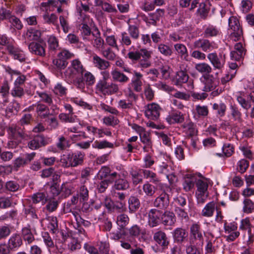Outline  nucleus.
<instances>
[{
  "label": "nucleus",
  "mask_w": 254,
  "mask_h": 254,
  "mask_svg": "<svg viewBox=\"0 0 254 254\" xmlns=\"http://www.w3.org/2000/svg\"><path fill=\"white\" fill-rule=\"evenodd\" d=\"M77 13L78 16V19L80 22H81V26L80 27L81 36L84 42H90L91 38H94L95 34L91 32L90 28L88 25H91L93 20L90 16L82 12L81 9L77 7Z\"/></svg>",
  "instance_id": "f257e3e1"
},
{
  "label": "nucleus",
  "mask_w": 254,
  "mask_h": 254,
  "mask_svg": "<svg viewBox=\"0 0 254 254\" xmlns=\"http://www.w3.org/2000/svg\"><path fill=\"white\" fill-rule=\"evenodd\" d=\"M198 176L199 178L196 177L195 182L196 187L195 196L197 203L202 204L205 202L208 197V180L200 174L198 175Z\"/></svg>",
  "instance_id": "f03ea898"
},
{
  "label": "nucleus",
  "mask_w": 254,
  "mask_h": 254,
  "mask_svg": "<svg viewBox=\"0 0 254 254\" xmlns=\"http://www.w3.org/2000/svg\"><path fill=\"white\" fill-rule=\"evenodd\" d=\"M96 89L98 92L105 96L117 94L120 91L119 85L117 83L104 80L98 81Z\"/></svg>",
  "instance_id": "7ed1b4c3"
},
{
  "label": "nucleus",
  "mask_w": 254,
  "mask_h": 254,
  "mask_svg": "<svg viewBox=\"0 0 254 254\" xmlns=\"http://www.w3.org/2000/svg\"><path fill=\"white\" fill-rule=\"evenodd\" d=\"M228 27L231 39L235 41H238L243 35L239 18L234 15L230 16L228 19Z\"/></svg>",
  "instance_id": "20e7f679"
},
{
  "label": "nucleus",
  "mask_w": 254,
  "mask_h": 254,
  "mask_svg": "<svg viewBox=\"0 0 254 254\" xmlns=\"http://www.w3.org/2000/svg\"><path fill=\"white\" fill-rule=\"evenodd\" d=\"M85 70L80 61L75 59L72 61L71 66L65 71V75L71 82H73L74 79L78 77Z\"/></svg>",
  "instance_id": "39448f33"
},
{
  "label": "nucleus",
  "mask_w": 254,
  "mask_h": 254,
  "mask_svg": "<svg viewBox=\"0 0 254 254\" xmlns=\"http://www.w3.org/2000/svg\"><path fill=\"white\" fill-rule=\"evenodd\" d=\"M207 58L214 69L222 70L226 63V55L220 53L218 55L216 52L209 53Z\"/></svg>",
  "instance_id": "423d86ee"
},
{
  "label": "nucleus",
  "mask_w": 254,
  "mask_h": 254,
  "mask_svg": "<svg viewBox=\"0 0 254 254\" xmlns=\"http://www.w3.org/2000/svg\"><path fill=\"white\" fill-rule=\"evenodd\" d=\"M95 81L94 76L89 71L84 70L78 77L74 79L73 83L80 89L85 87V84L91 85L94 84Z\"/></svg>",
  "instance_id": "0eeeda50"
},
{
  "label": "nucleus",
  "mask_w": 254,
  "mask_h": 254,
  "mask_svg": "<svg viewBox=\"0 0 254 254\" xmlns=\"http://www.w3.org/2000/svg\"><path fill=\"white\" fill-rule=\"evenodd\" d=\"M163 212L156 209H151L147 212V224L150 228H154L161 223Z\"/></svg>",
  "instance_id": "6e6552de"
},
{
  "label": "nucleus",
  "mask_w": 254,
  "mask_h": 254,
  "mask_svg": "<svg viewBox=\"0 0 254 254\" xmlns=\"http://www.w3.org/2000/svg\"><path fill=\"white\" fill-rule=\"evenodd\" d=\"M8 133L13 139L18 141H20L22 139H27L29 137L24 127L17 125H11L8 128Z\"/></svg>",
  "instance_id": "1a4fd4ad"
},
{
  "label": "nucleus",
  "mask_w": 254,
  "mask_h": 254,
  "mask_svg": "<svg viewBox=\"0 0 254 254\" xmlns=\"http://www.w3.org/2000/svg\"><path fill=\"white\" fill-rule=\"evenodd\" d=\"M28 50L33 55L42 57L46 56V44L43 41L30 42L28 45Z\"/></svg>",
  "instance_id": "9d476101"
},
{
  "label": "nucleus",
  "mask_w": 254,
  "mask_h": 254,
  "mask_svg": "<svg viewBox=\"0 0 254 254\" xmlns=\"http://www.w3.org/2000/svg\"><path fill=\"white\" fill-rule=\"evenodd\" d=\"M161 110V108L158 104H148L145 107V116L150 120H156L160 116Z\"/></svg>",
  "instance_id": "9b49d317"
},
{
  "label": "nucleus",
  "mask_w": 254,
  "mask_h": 254,
  "mask_svg": "<svg viewBox=\"0 0 254 254\" xmlns=\"http://www.w3.org/2000/svg\"><path fill=\"white\" fill-rule=\"evenodd\" d=\"M200 80L204 85L202 90L205 92L214 90L218 84V81L212 74H203Z\"/></svg>",
  "instance_id": "f8f14e48"
},
{
  "label": "nucleus",
  "mask_w": 254,
  "mask_h": 254,
  "mask_svg": "<svg viewBox=\"0 0 254 254\" xmlns=\"http://www.w3.org/2000/svg\"><path fill=\"white\" fill-rule=\"evenodd\" d=\"M152 54L151 51L148 50L145 48H142L139 51L129 52L127 57L132 61L136 62L140 60L141 57H142V59L150 60Z\"/></svg>",
  "instance_id": "ddd939ff"
},
{
  "label": "nucleus",
  "mask_w": 254,
  "mask_h": 254,
  "mask_svg": "<svg viewBox=\"0 0 254 254\" xmlns=\"http://www.w3.org/2000/svg\"><path fill=\"white\" fill-rule=\"evenodd\" d=\"M224 229L225 233L229 234L226 237V240L228 242H233L240 235V233L237 231V225L235 222L227 223H224Z\"/></svg>",
  "instance_id": "4468645a"
},
{
  "label": "nucleus",
  "mask_w": 254,
  "mask_h": 254,
  "mask_svg": "<svg viewBox=\"0 0 254 254\" xmlns=\"http://www.w3.org/2000/svg\"><path fill=\"white\" fill-rule=\"evenodd\" d=\"M127 23L128 34L132 39L137 40L139 37V20L136 18H131Z\"/></svg>",
  "instance_id": "2eb2a0df"
},
{
  "label": "nucleus",
  "mask_w": 254,
  "mask_h": 254,
  "mask_svg": "<svg viewBox=\"0 0 254 254\" xmlns=\"http://www.w3.org/2000/svg\"><path fill=\"white\" fill-rule=\"evenodd\" d=\"M153 240L162 249H167L169 241L166 234L162 230H157L153 233Z\"/></svg>",
  "instance_id": "dca6fc26"
},
{
  "label": "nucleus",
  "mask_w": 254,
  "mask_h": 254,
  "mask_svg": "<svg viewBox=\"0 0 254 254\" xmlns=\"http://www.w3.org/2000/svg\"><path fill=\"white\" fill-rule=\"evenodd\" d=\"M6 49L9 54L11 55L14 60H17L20 62L25 61V55L24 52L15 45L13 42L11 44H9Z\"/></svg>",
  "instance_id": "f3484780"
},
{
  "label": "nucleus",
  "mask_w": 254,
  "mask_h": 254,
  "mask_svg": "<svg viewBox=\"0 0 254 254\" xmlns=\"http://www.w3.org/2000/svg\"><path fill=\"white\" fill-rule=\"evenodd\" d=\"M5 70L6 73L11 76V81L12 80V76L13 75L17 76L14 82V84L15 85L21 86L24 84L26 80V76L25 75L22 74L21 72L18 70L12 69L9 66H6L5 67Z\"/></svg>",
  "instance_id": "a211bd4d"
},
{
  "label": "nucleus",
  "mask_w": 254,
  "mask_h": 254,
  "mask_svg": "<svg viewBox=\"0 0 254 254\" xmlns=\"http://www.w3.org/2000/svg\"><path fill=\"white\" fill-rule=\"evenodd\" d=\"M186 66L187 65L185 64H183L180 66V70L177 72L174 78L176 85H181L188 81L189 76L186 71Z\"/></svg>",
  "instance_id": "6ab92c4d"
},
{
  "label": "nucleus",
  "mask_w": 254,
  "mask_h": 254,
  "mask_svg": "<svg viewBox=\"0 0 254 254\" xmlns=\"http://www.w3.org/2000/svg\"><path fill=\"white\" fill-rule=\"evenodd\" d=\"M192 46L194 49H201L205 52L211 51L214 49L211 42L207 39L202 38L194 41Z\"/></svg>",
  "instance_id": "aec40b11"
},
{
  "label": "nucleus",
  "mask_w": 254,
  "mask_h": 254,
  "mask_svg": "<svg viewBox=\"0 0 254 254\" xmlns=\"http://www.w3.org/2000/svg\"><path fill=\"white\" fill-rule=\"evenodd\" d=\"M153 206L159 209L167 208L169 204V195L165 192H162L153 201Z\"/></svg>",
  "instance_id": "412c9836"
},
{
  "label": "nucleus",
  "mask_w": 254,
  "mask_h": 254,
  "mask_svg": "<svg viewBox=\"0 0 254 254\" xmlns=\"http://www.w3.org/2000/svg\"><path fill=\"white\" fill-rule=\"evenodd\" d=\"M133 76L131 79L130 85L134 91L140 92L142 90L143 75L139 72L135 70L133 71Z\"/></svg>",
  "instance_id": "4be33fe9"
},
{
  "label": "nucleus",
  "mask_w": 254,
  "mask_h": 254,
  "mask_svg": "<svg viewBox=\"0 0 254 254\" xmlns=\"http://www.w3.org/2000/svg\"><path fill=\"white\" fill-rule=\"evenodd\" d=\"M48 143V141L42 135H37L28 143V147L32 150H36Z\"/></svg>",
  "instance_id": "5701e85b"
},
{
  "label": "nucleus",
  "mask_w": 254,
  "mask_h": 254,
  "mask_svg": "<svg viewBox=\"0 0 254 254\" xmlns=\"http://www.w3.org/2000/svg\"><path fill=\"white\" fill-rule=\"evenodd\" d=\"M196 174H187L185 176L183 183L184 190L186 191H190L194 187L196 182Z\"/></svg>",
  "instance_id": "b1692460"
},
{
  "label": "nucleus",
  "mask_w": 254,
  "mask_h": 254,
  "mask_svg": "<svg viewBox=\"0 0 254 254\" xmlns=\"http://www.w3.org/2000/svg\"><path fill=\"white\" fill-rule=\"evenodd\" d=\"M184 120L183 114L178 111H173L170 112L166 118V121L169 125L181 123Z\"/></svg>",
  "instance_id": "393cba45"
},
{
  "label": "nucleus",
  "mask_w": 254,
  "mask_h": 254,
  "mask_svg": "<svg viewBox=\"0 0 254 254\" xmlns=\"http://www.w3.org/2000/svg\"><path fill=\"white\" fill-rule=\"evenodd\" d=\"M32 107L35 108L38 116L42 119H45L50 115L49 108L43 103L38 102L33 105Z\"/></svg>",
  "instance_id": "a878e982"
},
{
  "label": "nucleus",
  "mask_w": 254,
  "mask_h": 254,
  "mask_svg": "<svg viewBox=\"0 0 254 254\" xmlns=\"http://www.w3.org/2000/svg\"><path fill=\"white\" fill-rule=\"evenodd\" d=\"M111 75L114 81L119 82L122 84L127 83L129 80L128 76L117 68L113 69L111 72Z\"/></svg>",
  "instance_id": "bb28decb"
},
{
  "label": "nucleus",
  "mask_w": 254,
  "mask_h": 254,
  "mask_svg": "<svg viewBox=\"0 0 254 254\" xmlns=\"http://www.w3.org/2000/svg\"><path fill=\"white\" fill-rule=\"evenodd\" d=\"M217 207L214 201L207 203L202 209L201 215L205 217H211L213 216L214 212Z\"/></svg>",
  "instance_id": "cd10ccee"
},
{
  "label": "nucleus",
  "mask_w": 254,
  "mask_h": 254,
  "mask_svg": "<svg viewBox=\"0 0 254 254\" xmlns=\"http://www.w3.org/2000/svg\"><path fill=\"white\" fill-rule=\"evenodd\" d=\"M72 167H75L82 164L85 153L82 151H78L70 153Z\"/></svg>",
  "instance_id": "c85d7f7f"
},
{
  "label": "nucleus",
  "mask_w": 254,
  "mask_h": 254,
  "mask_svg": "<svg viewBox=\"0 0 254 254\" xmlns=\"http://www.w3.org/2000/svg\"><path fill=\"white\" fill-rule=\"evenodd\" d=\"M142 173L144 178L149 180L150 182L159 187H162L163 185L156 173L149 170H142Z\"/></svg>",
  "instance_id": "c756f323"
},
{
  "label": "nucleus",
  "mask_w": 254,
  "mask_h": 254,
  "mask_svg": "<svg viewBox=\"0 0 254 254\" xmlns=\"http://www.w3.org/2000/svg\"><path fill=\"white\" fill-rule=\"evenodd\" d=\"M176 221V217L174 213L170 211H165L163 213L161 223L165 226H172Z\"/></svg>",
  "instance_id": "7c9ffc66"
},
{
  "label": "nucleus",
  "mask_w": 254,
  "mask_h": 254,
  "mask_svg": "<svg viewBox=\"0 0 254 254\" xmlns=\"http://www.w3.org/2000/svg\"><path fill=\"white\" fill-rule=\"evenodd\" d=\"M93 63L94 66L100 70L107 69L110 65V63L99 56L95 55L93 57Z\"/></svg>",
  "instance_id": "2f4dec72"
},
{
  "label": "nucleus",
  "mask_w": 254,
  "mask_h": 254,
  "mask_svg": "<svg viewBox=\"0 0 254 254\" xmlns=\"http://www.w3.org/2000/svg\"><path fill=\"white\" fill-rule=\"evenodd\" d=\"M139 137L141 142L144 144L143 150L144 152H148L152 146V141L150 133L145 130L139 135Z\"/></svg>",
  "instance_id": "473e14b6"
},
{
  "label": "nucleus",
  "mask_w": 254,
  "mask_h": 254,
  "mask_svg": "<svg viewBox=\"0 0 254 254\" xmlns=\"http://www.w3.org/2000/svg\"><path fill=\"white\" fill-rule=\"evenodd\" d=\"M113 188L116 190H125L129 188V183L126 178H119L115 180Z\"/></svg>",
  "instance_id": "72a5a7b5"
},
{
  "label": "nucleus",
  "mask_w": 254,
  "mask_h": 254,
  "mask_svg": "<svg viewBox=\"0 0 254 254\" xmlns=\"http://www.w3.org/2000/svg\"><path fill=\"white\" fill-rule=\"evenodd\" d=\"M174 47L176 54L179 56L181 59L187 61L189 54L186 46L183 44L177 43L175 44Z\"/></svg>",
  "instance_id": "f704fd0d"
},
{
  "label": "nucleus",
  "mask_w": 254,
  "mask_h": 254,
  "mask_svg": "<svg viewBox=\"0 0 254 254\" xmlns=\"http://www.w3.org/2000/svg\"><path fill=\"white\" fill-rule=\"evenodd\" d=\"M25 36L29 41H38L41 39V31L35 28H30L27 30Z\"/></svg>",
  "instance_id": "c9c22d12"
},
{
  "label": "nucleus",
  "mask_w": 254,
  "mask_h": 254,
  "mask_svg": "<svg viewBox=\"0 0 254 254\" xmlns=\"http://www.w3.org/2000/svg\"><path fill=\"white\" fill-rule=\"evenodd\" d=\"M90 42L92 46L99 51H100L104 48V41L101 37L100 33L99 31L96 34L94 35V38H91Z\"/></svg>",
  "instance_id": "e433bc0d"
},
{
  "label": "nucleus",
  "mask_w": 254,
  "mask_h": 254,
  "mask_svg": "<svg viewBox=\"0 0 254 254\" xmlns=\"http://www.w3.org/2000/svg\"><path fill=\"white\" fill-rule=\"evenodd\" d=\"M22 244L21 237L17 234L13 235L9 239L8 246L10 250L19 247Z\"/></svg>",
  "instance_id": "4c0bfd02"
},
{
  "label": "nucleus",
  "mask_w": 254,
  "mask_h": 254,
  "mask_svg": "<svg viewBox=\"0 0 254 254\" xmlns=\"http://www.w3.org/2000/svg\"><path fill=\"white\" fill-rule=\"evenodd\" d=\"M183 131L188 136H193L196 134L197 130L193 123L188 121L185 122L182 126Z\"/></svg>",
  "instance_id": "58836bf2"
},
{
  "label": "nucleus",
  "mask_w": 254,
  "mask_h": 254,
  "mask_svg": "<svg viewBox=\"0 0 254 254\" xmlns=\"http://www.w3.org/2000/svg\"><path fill=\"white\" fill-rule=\"evenodd\" d=\"M92 147L95 149H103L105 148H113L114 145L106 140L101 141L95 140L92 144Z\"/></svg>",
  "instance_id": "ea45409f"
},
{
  "label": "nucleus",
  "mask_w": 254,
  "mask_h": 254,
  "mask_svg": "<svg viewBox=\"0 0 254 254\" xmlns=\"http://www.w3.org/2000/svg\"><path fill=\"white\" fill-rule=\"evenodd\" d=\"M195 68L198 72L204 74H210L212 70L211 66L206 63H201L196 64Z\"/></svg>",
  "instance_id": "a19ab883"
},
{
  "label": "nucleus",
  "mask_w": 254,
  "mask_h": 254,
  "mask_svg": "<svg viewBox=\"0 0 254 254\" xmlns=\"http://www.w3.org/2000/svg\"><path fill=\"white\" fill-rule=\"evenodd\" d=\"M226 109V105L222 102L215 103L212 105V109L216 111L217 116L218 117H222L225 115Z\"/></svg>",
  "instance_id": "79ce46f5"
},
{
  "label": "nucleus",
  "mask_w": 254,
  "mask_h": 254,
  "mask_svg": "<svg viewBox=\"0 0 254 254\" xmlns=\"http://www.w3.org/2000/svg\"><path fill=\"white\" fill-rule=\"evenodd\" d=\"M230 114L232 118L235 121L240 122L242 120V113L239 108L235 105L230 106Z\"/></svg>",
  "instance_id": "37998d69"
},
{
  "label": "nucleus",
  "mask_w": 254,
  "mask_h": 254,
  "mask_svg": "<svg viewBox=\"0 0 254 254\" xmlns=\"http://www.w3.org/2000/svg\"><path fill=\"white\" fill-rule=\"evenodd\" d=\"M223 153H217V155L219 157L225 156L229 157L231 156L234 152V147L233 145L230 143H225L222 147Z\"/></svg>",
  "instance_id": "c03bdc74"
},
{
  "label": "nucleus",
  "mask_w": 254,
  "mask_h": 254,
  "mask_svg": "<svg viewBox=\"0 0 254 254\" xmlns=\"http://www.w3.org/2000/svg\"><path fill=\"white\" fill-rule=\"evenodd\" d=\"M140 207L139 199L133 196H131L128 199V207L130 212H135Z\"/></svg>",
  "instance_id": "a18cd8bd"
},
{
  "label": "nucleus",
  "mask_w": 254,
  "mask_h": 254,
  "mask_svg": "<svg viewBox=\"0 0 254 254\" xmlns=\"http://www.w3.org/2000/svg\"><path fill=\"white\" fill-rule=\"evenodd\" d=\"M220 30L216 26L208 25L205 29L204 34L206 37L216 36L219 34Z\"/></svg>",
  "instance_id": "49530a36"
},
{
  "label": "nucleus",
  "mask_w": 254,
  "mask_h": 254,
  "mask_svg": "<svg viewBox=\"0 0 254 254\" xmlns=\"http://www.w3.org/2000/svg\"><path fill=\"white\" fill-rule=\"evenodd\" d=\"M54 93L59 96L65 95L67 92V88L60 82L57 83L52 89Z\"/></svg>",
  "instance_id": "de8ad7c7"
},
{
  "label": "nucleus",
  "mask_w": 254,
  "mask_h": 254,
  "mask_svg": "<svg viewBox=\"0 0 254 254\" xmlns=\"http://www.w3.org/2000/svg\"><path fill=\"white\" fill-rule=\"evenodd\" d=\"M187 236L185 229L178 228L176 229L173 233V237L175 241L177 242H183L184 239Z\"/></svg>",
  "instance_id": "09e8293b"
},
{
  "label": "nucleus",
  "mask_w": 254,
  "mask_h": 254,
  "mask_svg": "<svg viewBox=\"0 0 254 254\" xmlns=\"http://www.w3.org/2000/svg\"><path fill=\"white\" fill-rule=\"evenodd\" d=\"M129 221V217L125 214H121L117 216V224L121 229H124L128 224Z\"/></svg>",
  "instance_id": "8fccbe9b"
},
{
  "label": "nucleus",
  "mask_w": 254,
  "mask_h": 254,
  "mask_svg": "<svg viewBox=\"0 0 254 254\" xmlns=\"http://www.w3.org/2000/svg\"><path fill=\"white\" fill-rule=\"evenodd\" d=\"M200 229L199 225L194 224L190 227V232L194 239L201 241L203 240V236Z\"/></svg>",
  "instance_id": "3c124183"
},
{
  "label": "nucleus",
  "mask_w": 254,
  "mask_h": 254,
  "mask_svg": "<svg viewBox=\"0 0 254 254\" xmlns=\"http://www.w3.org/2000/svg\"><path fill=\"white\" fill-rule=\"evenodd\" d=\"M43 21L45 23L56 25L58 22V17L54 13H45L43 15Z\"/></svg>",
  "instance_id": "603ef678"
},
{
  "label": "nucleus",
  "mask_w": 254,
  "mask_h": 254,
  "mask_svg": "<svg viewBox=\"0 0 254 254\" xmlns=\"http://www.w3.org/2000/svg\"><path fill=\"white\" fill-rule=\"evenodd\" d=\"M129 173L133 184L136 185L142 182V176L138 170L132 168Z\"/></svg>",
  "instance_id": "864d4df0"
},
{
  "label": "nucleus",
  "mask_w": 254,
  "mask_h": 254,
  "mask_svg": "<svg viewBox=\"0 0 254 254\" xmlns=\"http://www.w3.org/2000/svg\"><path fill=\"white\" fill-rule=\"evenodd\" d=\"M48 45L49 50L55 51L59 47V40L55 36H50L48 39Z\"/></svg>",
  "instance_id": "5fc2aeb1"
},
{
  "label": "nucleus",
  "mask_w": 254,
  "mask_h": 254,
  "mask_svg": "<svg viewBox=\"0 0 254 254\" xmlns=\"http://www.w3.org/2000/svg\"><path fill=\"white\" fill-rule=\"evenodd\" d=\"M33 202L35 203L41 202L45 204L47 201V196L44 192H37L34 194L32 196Z\"/></svg>",
  "instance_id": "6e6d98bb"
},
{
  "label": "nucleus",
  "mask_w": 254,
  "mask_h": 254,
  "mask_svg": "<svg viewBox=\"0 0 254 254\" xmlns=\"http://www.w3.org/2000/svg\"><path fill=\"white\" fill-rule=\"evenodd\" d=\"M243 211L246 213H250L254 210V203L250 199L246 198L243 201Z\"/></svg>",
  "instance_id": "4d7b16f0"
},
{
  "label": "nucleus",
  "mask_w": 254,
  "mask_h": 254,
  "mask_svg": "<svg viewBox=\"0 0 254 254\" xmlns=\"http://www.w3.org/2000/svg\"><path fill=\"white\" fill-rule=\"evenodd\" d=\"M67 246L71 251H74L81 248V245L77 239L72 237L68 238Z\"/></svg>",
  "instance_id": "13d9d810"
},
{
  "label": "nucleus",
  "mask_w": 254,
  "mask_h": 254,
  "mask_svg": "<svg viewBox=\"0 0 254 254\" xmlns=\"http://www.w3.org/2000/svg\"><path fill=\"white\" fill-rule=\"evenodd\" d=\"M60 163L61 166L64 168L72 167L70 153L61 156Z\"/></svg>",
  "instance_id": "bf43d9fd"
},
{
  "label": "nucleus",
  "mask_w": 254,
  "mask_h": 254,
  "mask_svg": "<svg viewBox=\"0 0 254 254\" xmlns=\"http://www.w3.org/2000/svg\"><path fill=\"white\" fill-rule=\"evenodd\" d=\"M37 94L40 98L41 102H44L47 104H51L53 101L52 96L46 92L37 91Z\"/></svg>",
  "instance_id": "052dcab7"
},
{
  "label": "nucleus",
  "mask_w": 254,
  "mask_h": 254,
  "mask_svg": "<svg viewBox=\"0 0 254 254\" xmlns=\"http://www.w3.org/2000/svg\"><path fill=\"white\" fill-rule=\"evenodd\" d=\"M56 146L60 150H64L69 147V144L68 141L64 136H61L58 138Z\"/></svg>",
  "instance_id": "680f3d73"
},
{
  "label": "nucleus",
  "mask_w": 254,
  "mask_h": 254,
  "mask_svg": "<svg viewBox=\"0 0 254 254\" xmlns=\"http://www.w3.org/2000/svg\"><path fill=\"white\" fill-rule=\"evenodd\" d=\"M206 4L204 2H201L199 4V7L197 9L196 13L199 17L203 19L206 18L208 10L206 8Z\"/></svg>",
  "instance_id": "e2e57ef3"
},
{
  "label": "nucleus",
  "mask_w": 254,
  "mask_h": 254,
  "mask_svg": "<svg viewBox=\"0 0 254 254\" xmlns=\"http://www.w3.org/2000/svg\"><path fill=\"white\" fill-rule=\"evenodd\" d=\"M100 51L102 56L106 59L110 61H113L115 59L116 55L110 48H102Z\"/></svg>",
  "instance_id": "0e129e2a"
},
{
  "label": "nucleus",
  "mask_w": 254,
  "mask_h": 254,
  "mask_svg": "<svg viewBox=\"0 0 254 254\" xmlns=\"http://www.w3.org/2000/svg\"><path fill=\"white\" fill-rule=\"evenodd\" d=\"M133 106V103L126 99L120 100L118 102V107L122 110L131 109Z\"/></svg>",
  "instance_id": "69168bd1"
},
{
  "label": "nucleus",
  "mask_w": 254,
  "mask_h": 254,
  "mask_svg": "<svg viewBox=\"0 0 254 254\" xmlns=\"http://www.w3.org/2000/svg\"><path fill=\"white\" fill-rule=\"evenodd\" d=\"M142 189L147 196H152L155 193L156 188L152 185L147 183L143 185Z\"/></svg>",
  "instance_id": "338daca9"
},
{
  "label": "nucleus",
  "mask_w": 254,
  "mask_h": 254,
  "mask_svg": "<svg viewBox=\"0 0 254 254\" xmlns=\"http://www.w3.org/2000/svg\"><path fill=\"white\" fill-rule=\"evenodd\" d=\"M249 166V162L245 159H241L237 163V170L241 174L244 173Z\"/></svg>",
  "instance_id": "774afa93"
}]
</instances>
